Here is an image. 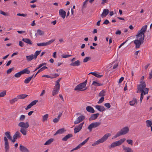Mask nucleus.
<instances>
[{
	"instance_id": "nucleus-1",
	"label": "nucleus",
	"mask_w": 152,
	"mask_h": 152,
	"mask_svg": "<svg viewBox=\"0 0 152 152\" xmlns=\"http://www.w3.org/2000/svg\"><path fill=\"white\" fill-rule=\"evenodd\" d=\"M144 78V76H142L141 77L140 82V84L137 86V93H140V101L141 103L142 101V100L143 98L144 95H145L148 94L149 90V88H146V85L145 82L142 81V80Z\"/></svg>"
},
{
	"instance_id": "nucleus-2",
	"label": "nucleus",
	"mask_w": 152,
	"mask_h": 152,
	"mask_svg": "<svg viewBox=\"0 0 152 152\" xmlns=\"http://www.w3.org/2000/svg\"><path fill=\"white\" fill-rule=\"evenodd\" d=\"M129 131V129L128 127H125L121 129L113 137V138H115L117 137L122 135H124L127 133Z\"/></svg>"
},
{
	"instance_id": "nucleus-3",
	"label": "nucleus",
	"mask_w": 152,
	"mask_h": 152,
	"mask_svg": "<svg viewBox=\"0 0 152 152\" xmlns=\"http://www.w3.org/2000/svg\"><path fill=\"white\" fill-rule=\"evenodd\" d=\"M125 140L126 139L125 138L121 139L118 141H115L112 143L111 145L108 146V147L109 149H111V148L116 146H119L123 143Z\"/></svg>"
},
{
	"instance_id": "nucleus-4",
	"label": "nucleus",
	"mask_w": 152,
	"mask_h": 152,
	"mask_svg": "<svg viewBox=\"0 0 152 152\" xmlns=\"http://www.w3.org/2000/svg\"><path fill=\"white\" fill-rule=\"evenodd\" d=\"M125 140L126 139L125 138L121 139L118 141H115L112 143L111 145L108 146V147L109 149H111V148L116 146H119L123 143Z\"/></svg>"
},
{
	"instance_id": "nucleus-5",
	"label": "nucleus",
	"mask_w": 152,
	"mask_h": 152,
	"mask_svg": "<svg viewBox=\"0 0 152 152\" xmlns=\"http://www.w3.org/2000/svg\"><path fill=\"white\" fill-rule=\"evenodd\" d=\"M139 37V39H137L134 41V43L136 45V48H140V45L143 43L145 38L144 37L140 36V37Z\"/></svg>"
},
{
	"instance_id": "nucleus-6",
	"label": "nucleus",
	"mask_w": 152,
	"mask_h": 152,
	"mask_svg": "<svg viewBox=\"0 0 152 152\" xmlns=\"http://www.w3.org/2000/svg\"><path fill=\"white\" fill-rule=\"evenodd\" d=\"M147 25L143 26L136 35L137 37H140V36L144 37H145V33L147 30Z\"/></svg>"
},
{
	"instance_id": "nucleus-7",
	"label": "nucleus",
	"mask_w": 152,
	"mask_h": 152,
	"mask_svg": "<svg viewBox=\"0 0 152 152\" xmlns=\"http://www.w3.org/2000/svg\"><path fill=\"white\" fill-rule=\"evenodd\" d=\"M87 83V80H86L84 82L82 83H81L78 85H77L75 88L74 90L75 91L78 90L79 91L85 90L87 88H86L84 89L81 90L84 88H85L86 86Z\"/></svg>"
},
{
	"instance_id": "nucleus-8",
	"label": "nucleus",
	"mask_w": 152,
	"mask_h": 152,
	"mask_svg": "<svg viewBox=\"0 0 152 152\" xmlns=\"http://www.w3.org/2000/svg\"><path fill=\"white\" fill-rule=\"evenodd\" d=\"M100 123L99 122L92 123L88 126V129L89 130L90 132H91L93 128H96L98 126L100 125Z\"/></svg>"
},
{
	"instance_id": "nucleus-9",
	"label": "nucleus",
	"mask_w": 152,
	"mask_h": 152,
	"mask_svg": "<svg viewBox=\"0 0 152 152\" xmlns=\"http://www.w3.org/2000/svg\"><path fill=\"white\" fill-rule=\"evenodd\" d=\"M4 140L5 142L4 148L5 149V152H8L9 149V145L8 140L6 137H4Z\"/></svg>"
},
{
	"instance_id": "nucleus-10",
	"label": "nucleus",
	"mask_w": 152,
	"mask_h": 152,
	"mask_svg": "<svg viewBox=\"0 0 152 152\" xmlns=\"http://www.w3.org/2000/svg\"><path fill=\"white\" fill-rule=\"evenodd\" d=\"M18 126L23 128L26 129L29 127V124L28 122L24 123L23 122H20L18 124Z\"/></svg>"
},
{
	"instance_id": "nucleus-11",
	"label": "nucleus",
	"mask_w": 152,
	"mask_h": 152,
	"mask_svg": "<svg viewBox=\"0 0 152 152\" xmlns=\"http://www.w3.org/2000/svg\"><path fill=\"white\" fill-rule=\"evenodd\" d=\"M83 124V123H80L77 126H76L75 127L74 129L75 133H76L80 131L82 129Z\"/></svg>"
},
{
	"instance_id": "nucleus-12",
	"label": "nucleus",
	"mask_w": 152,
	"mask_h": 152,
	"mask_svg": "<svg viewBox=\"0 0 152 152\" xmlns=\"http://www.w3.org/2000/svg\"><path fill=\"white\" fill-rule=\"evenodd\" d=\"M85 118V116L81 115L75 121V124H77L83 121Z\"/></svg>"
},
{
	"instance_id": "nucleus-13",
	"label": "nucleus",
	"mask_w": 152,
	"mask_h": 152,
	"mask_svg": "<svg viewBox=\"0 0 152 152\" xmlns=\"http://www.w3.org/2000/svg\"><path fill=\"white\" fill-rule=\"evenodd\" d=\"M59 14L63 18H65L66 15V12L63 9H60L59 10Z\"/></svg>"
},
{
	"instance_id": "nucleus-14",
	"label": "nucleus",
	"mask_w": 152,
	"mask_h": 152,
	"mask_svg": "<svg viewBox=\"0 0 152 152\" xmlns=\"http://www.w3.org/2000/svg\"><path fill=\"white\" fill-rule=\"evenodd\" d=\"M95 107L96 109L100 112H103L105 110L104 107L103 106L96 105Z\"/></svg>"
},
{
	"instance_id": "nucleus-15",
	"label": "nucleus",
	"mask_w": 152,
	"mask_h": 152,
	"mask_svg": "<svg viewBox=\"0 0 152 152\" xmlns=\"http://www.w3.org/2000/svg\"><path fill=\"white\" fill-rule=\"evenodd\" d=\"M109 12V10L107 9H105L103 10V12L101 14V17L103 18L105 17Z\"/></svg>"
},
{
	"instance_id": "nucleus-16",
	"label": "nucleus",
	"mask_w": 152,
	"mask_h": 152,
	"mask_svg": "<svg viewBox=\"0 0 152 152\" xmlns=\"http://www.w3.org/2000/svg\"><path fill=\"white\" fill-rule=\"evenodd\" d=\"M86 110L88 112L91 113H94L95 112L94 109L93 107L90 106H87L86 107Z\"/></svg>"
},
{
	"instance_id": "nucleus-17",
	"label": "nucleus",
	"mask_w": 152,
	"mask_h": 152,
	"mask_svg": "<svg viewBox=\"0 0 152 152\" xmlns=\"http://www.w3.org/2000/svg\"><path fill=\"white\" fill-rule=\"evenodd\" d=\"M73 137V135L71 134H69L66 135L62 139V140L64 141H66L67 140Z\"/></svg>"
},
{
	"instance_id": "nucleus-18",
	"label": "nucleus",
	"mask_w": 152,
	"mask_h": 152,
	"mask_svg": "<svg viewBox=\"0 0 152 152\" xmlns=\"http://www.w3.org/2000/svg\"><path fill=\"white\" fill-rule=\"evenodd\" d=\"M20 150L21 152H29L27 148L22 145L20 146Z\"/></svg>"
},
{
	"instance_id": "nucleus-19",
	"label": "nucleus",
	"mask_w": 152,
	"mask_h": 152,
	"mask_svg": "<svg viewBox=\"0 0 152 152\" xmlns=\"http://www.w3.org/2000/svg\"><path fill=\"white\" fill-rule=\"evenodd\" d=\"M129 104L131 106H134L137 104V100L136 98H134L133 99L129 102Z\"/></svg>"
},
{
	"instance_id": "nucleus-20",
	"label": "nucleus",
	"mask_w": 152,
	"mask_h": 152,
	"mask_svg": "<svg viewBox=\"0 0 152 152\" xmlns=\"http://www.w3.org/2000/svg\"><path fill=\"white\" fill-rule=\"evenodd\" d=\"M111 135L110 133H107L105 134L101 138L103 142L105 141L108 138V137Z\"/></svg>"
},
{
	"instance_id": "nucleus-21",
	"label": "nucleus",
	"mask_w": 152,
	"mask_h": 152,
	"mask_svg": "<svg viewBox=\"0 0 152 152\" xmlns=\"http://www.w3.org/2000/svg\"><path fill=\"white\" fill-rule=\"evenodd\" d=\"M123 149L125 151V152H133V151L129 147H126L123 145Z\"/></svg>"
},
{
	"instance_id": "nucleus-22",
	"label": "nucleus",
	"mask_w": 152,
	"mask_h": 152,
	"mask_svg": "<svg viewBox=\"0 0 152 152\" xmlns=\"http://www.w3.org/2000/svg\"><path fill=\"white\" fill-rule=\"evenodd\" d=\"M66 130L64 129V128H62L58 130L56 133L54 134V135H56L58 134H62L65 132Z\"/></svg>"
},
{
	"instance_id": "nucleus-23",
	"label": "nucleus",
	"mask_w": 152,
	"mask_h": 152,
	"mask_svg": "<svg viewBox=\"0 0 152 152\" xmlns=\"http://www.w3.org/2000/svg\"><path fill=\"white\" fill-rule=\"evenodd\" d=\"M26 60L29 62L30 61L34 58V56L33 54H31L29 56H26Z\"/></svg>"
},
{
	"instance_id": "nucleus-24",
	"label": "nucleus",
	"mask_w": 152,
	"mask_h": 152,
	"mask_svg": "<svg viewBox=\"0 0 152 152\" xmlns=\"http://www.w3.org/2000/svg\"><path fill=\"white\" fill-rule=\"evenodd\" d=\"M80 65V62L79 60H77L75 62L71 63L70 65L73 66H78Z\"/></svg>"
},
{
	"instance_id": "nucleus-25",
	"label": "nucleus",
	"mask_w": 152,
	"mask_h": 152,
	"mask_svg": "<svg viewBox=\"0 0 152 152\" xmlns=\"http://www.w3.org/2000/svg\"><path fill=\"white\" fill-rule=\"evenodd\" d=\"M28 67L26 68H25L24 69H23L22 70V71H21V72L22 73V74H29L30 73V72L29 70L28 69Z\"/></svg>"
},
{
	"instance_id": "nucleus-26",
	"label": "nucleus",
	"mask_w": 152,
	"mask_h": 152,
	"mask_svg": "<svg viewBox=\"0 0 152 152\" xmlns=\"http://www.w3.org/2000/svg\"><path fill=\"white\" fill-rule=\"evenodd\" d=\"M22 40L24 42L29 45H32V44L31 41L28 38H23Z\"/></svg>"
},
{
	"instance_id": "nucleus-27",
	"label": "nucleus",
	"mask_w": 152,
	"mask_h": 152,
	"mask_svg": "<svg viewBox=\"0 0 152 152\" xmlns=\"http://www.w3.org/2000/svg\"><path fill=\"white\" fill-rule=\"evenodd\" d=\"M13 137L16 139L19 138L21 137L20 133L18 131L13 136Z\"/></svg>"
},
{
	"instance_id": "nucleus-28",
	"label": "nucleus",
	"mask_w": 152,
	"mask_h": 152,
	"mask_svg": "<svg viewBox=\"0 0 152 152\" xmlns=\"http://www.w3.org/2000/svg\"><path fill=\"white\" fill-rule=\"evenodd\" d=\"M28 95L27 94H22L18 95L17 97L18 98V99H24Z\"/></svg>"
},
{
	"instance_id": "nucleus-29",
	"label": "nucleus",
	"mask_w": 152,
	"mask_h": 152,
	"mask_svg": "<svg viewBox=\"0 0 152 152\" xmlns=\"http://www.w3.org/2000/svg\"><path fill=\"white\" fill-rule=\"evenodd\" d=\"M10 132H7L5 133V135L6 138L7 137L10 140H12V136L10 135Z\"/></svg>"
},
{
	"instance_id": "nucleus-30",
	"label": "nucleus",
	"mask_w": 152,
	"mask_h": 152,
	"mask_svg": "<svg viewBox=\"0 0 152 152\" xmlns=\"http://www.w3.org/2000/svg\"><path fill=\"white\" fill-rule=\"evenodd\" d=\"M44 34V32L41 30L38 29L37 31V33L36 34V35H39L40 36H42Z\"/></svg>"
},
{
	"instance_id": "nucleus-31",
	"label": "nucleus",
	"mask_w": 152,
	"mask_h": 152,
	"mask_svg": "<svg viewBox=\"0 0 152 152\" xmlns=\"http://www.w3.org/2000/svg\"><path fill=\"white\" fill-rule=\"evenodd\" d=\"M59 90L58 89V88H54L52 92V95L53 96L56 95L58 93Z\"/></svg>"
},
{
	"instance_id": "nucleus-32",
	"label": "nucleus",
	"mask_w": 152,
	"mask_h": 152,
	"mask_svg": "<svg viewBox=\"0 0 152 152\" xmlns=\"http://www.w3.org/2000/svg\"><path fill=\"white\" fill-rule=\"evenodd\" d=\"M99 115H92L89 118V120L91 121L96 119L98 116Z\"/></svg>"
},
{
	"instance_id": "nucleus-33",
	"label": "nucleus",
	"mask_w": 152,
	"mask_h": 152,
	"mask_svg": "<svg viewBox=\"0 0 152 152\" xmlns=\"http://www.w3.org/2000/svg\"><path fill=\"white\" fill-rule=\"evenodd\" d=\"M104 142L102 140V139L101 138L97 140V141H96L92 145V146H94L96 145H97L99 144V143H102Z\"/></svg>"
},
{
	"instance_id": "nucleus-34",
	"label": "nucleus",
	"mask_w": 152,
	"mask_h": 152,
	"mask_svg": "<svg viewBox=\"0 0 152 152\" xmlns=\"http://www.w3.org/2000/svg\"><path fill=\"white\" fill-rule=\"evenodd\" d=\"M55 40V39H53L46 42H43V46H47L51 44Z\"/></svg>"
},
{
	"instance_id": "nucleus-35",
	"label": "nucleus",
	"mask_w": 152,
	"mask_h": 152,
	"mask_svg": "<svg viewBox=\"0 0 152 152\" xmlns=\"http://www.w3.org/2000/svg\"><path fill=\"white\" fill-rule=\"evenodd\" d=\"M105 91L104 90H103L100 91L99 94V96L104 97L105 95Z\"/></svg>"
},
{
	"instance_id": "nucleus-36",
	"label": "nucleus",
	"mask_w": 152,
	"mask_h": 152,
	"mask_svg": "<svg viewBox=\"0 0 152 152\" xmlns=\"http://www.w3.org/2000/svg\"><path fill=\"white\" fill-rule=\"evenodd\" d=\"M18 99L17 97L13 99L10 100V104H12L14 103L15 102H17Z\"/></svg>"
},
{
	"instance_id": "nucleus-37",
	"label": "nucleus",
	"mask_w": 152,
	"mask_h": 152,
	"mask_svg": "<svg viewBox=\"0 0 152 152\" xmlns=\"http://www.w3.org/2000/svg\"><path fill=\"white\" fill-rule=\"evenodd\" d=\"M53 141V139L50 138L47 140L44 144V145H49L51 144Z\"/></svg>"
},
{
	"instance_id": "nucleus-38",
	"label": "nucleus",
	"mask_w": 152,
	"mask_h": 152,
	"mask_svg": "<svg viewBox=\"0 0 152 152\" xmlns=\"http://www.w3.org/2000/svg\"><path fill=\"white\" fill-rule=\"evenodd\" d=\"M62 115H58L57 118H55L53 119V121L54 123H57L59 120L61 116Z\"/></svg>"
},
{
	"instance_id": "nucleus-39",
	"label": "nucleus",
	"mask_w": 152,
	"mask_h": 152,
	"mask_svg": "<svg viewBox=\"0 0 152 152\" xmlns=\"http://www.w3.org/2000/svg\"><path fill=\"white\" fill-rule=\"evenodd\" d=\"M41 52V50L38 51L37 50L34 53V59H36L37 56Z\"/></svg>"
},
{
	"instance_id": "nucleus-40",
	"label": "nucleus",
	"mask_w": 152,
	"mask_h": 152,
	"mask_svg": "<svg viewBox=\"0 0 152 152\" xmlns=\"http://www.w3.org/2000/svg\"><path fill=\"white\" fill-rule=\"evenodd\" d=\"M146 126L148 127L151 126L152 125V123L151 121L149 120H147L146 121Z\"/></svg>"
},
{
	"instance_id": "nucleus-41",
	"label": "nucleus",
	"mask_w": 152,
	"mask_h": 152,
	"mask_svg": "<svg viewBox=\"0 0 152 152\" xmlns=\"http://www.w3.org/2000/svg\"><path fill=\"white\" fill-rule=\"evenodd\" d=\"M92 85H94V86H99L102 85V84L99 83L96 81H93Z\"/></svg>"
},
{
	"instance_id": "nucleus-42",
	"label": "nucleus",
	"mask_w": 152,
	"mask_h": 152,
	"mask_svg": "<svg viewBox=\"0 0 152 152\" xmlns=\"http://www.w3.org/2000/svg\"><path fill=\"white\" fill-rule=\"evenodd\" d=\"M46 63H42L41 64H40L34 70V72L37 71V69L40 68L41 67H42L43 66L46 65Z\"/></svg>"
},
{
	"instance_id": "nucleus-43",
	"label": "nucleus",
	"mask_w": 152,
	"mask_h": 152,
	"mask_svg": "<svg viewBox=\"0 0 152 152\" xmlns=\"http://www.w3.org/2000/svg\"><path fill=\"white\" fill-rule=\"evenodd\" d=\"M89 139V137H88L86 140L84 141L83 142H82V143H80V144H79V145L80 146V147H81L82 145H83L85 144H86L88 141V140Z\"/></svg>"
},
{
	"instance_id": "nucleus-44",
	"label": "nucleus",
	"mask_w": 152,
	"mask_h": 152,
	"mask_svg": "<svg viewBox=\"0 0 152 152\" xmlns=\"http://www.w3.org/2000/svg\"><path fill=\"white\" fill-rule=\"evenodd\" d=\"M25 129H26L21 128L20 129V132L24 135L26 134V130Z\"/></svg>"
},
{
	"instance_id": "nucleus-45",
	"label": "nucleus",
	"mask_w": 152,
	"mask_h": 152,
	"mask_svg": "<svg viewBox=\"0 0 152 152\" xmlns=\"http://www.w3.org/2000/svg\"><path fill=\"white\" fill-rule=\"evenodd\" d=\"M91 59V57H86L83 60V62L86 63L90 60Z\"/></svg>"
},
{
	"instance_id": "nucleus-46",
	"label": "nucleus",
	"mask_w": 152,
	"mask_h": 152,
	"mask_svg": "<svg viewBox=\"0 0 152 152\" xmlns=\"http://www.w3.org/2000/svg\"><path fill=\"white\" fill-rule=\"evenodd\" d=\"M22 74L21 72L20 71V72H18L16 73L15 75L14 76L15 77H20V76Z\"/></svg>"
},
{
	"instance_id": "nucleus-47",
	"label": "nucleus",
	"mask_w": 152,
	"mask_h": 152,
	"mask_svg": "<svg viewBox=\"0 0 152 152\" xmlns=\"http://www.w3.org/2000/svg\"><path fill=\"white\" fill-rule=\"evenodd\" d=\"M54 88H58V89H60V86L59 82L56 81V84L54 86Z\"/></svg>"
},
{
	"instance_id": "nucleus-48",
	"label": "nucleus",
	"mask_w": 152,
	"mask_h": 152,
	"mask_svg": "<svg viewBox=\"0 0 152 152\" xmlns=\"http://www.w3.org/2000/svg\"><path fill=\"white\" fill-rule=\"evenodd\" d=\"M6 91H4L0 93V97H3L5 96L6 95Z\"/></svg>"
},
{
	"instance_id": "nucleus-49",
	"label": "nucleus",
	"mask_w": 152,
	"mask_h": 152,
	"mask_svg": "<svg viewBox=\"0 0 152 152\" xmlns=\"http://www.w3.org/2000/svg\"><path fill=\"white\" fill-rule=\"evenodd\" d=\"M48 115H45L43 116L42 121L44 122L45 121H47L48 117Z\"/></svg>"
},
{
	"instance_id": "nucleus-50",
	"label": "nucleus",
	"mask_w": 152,
	"mask_h": 152,
	"mask_svg": "<svg viewBox=\"0 0 152 152\" xmlns=\"http://www.w3.org/2000/svg\"><path fill=\"white\" fill-rule=\"evenodd\" d=\"M0 13L4 16H8L9 15V14L7 12H5L2 10L0 11Z\"/></svg>"
},
{
	"instance_id": "nucleus-51",
	"label": "nucleus",
	"mask_w": 152,
	"mask_h": 152,
	"mask_svg": "<svg viewBox=\"0 0 152 152\" xmlns=\"http://www.w3.org/2000/svg\"><path fill=\"white\" fill-rule=\"evenodd\" d=\"M30 78H29L28 77V78L25 79L24 81V83L25 84H27L31 80Z\"/></svg>"
},
{
	"instance_id": "nucleus-52",
	"label": "nucleus",
	"mask_w": 152,
	"mask_h": 152,
	"mask_svg": "<svg viewBox=\"0 0 152 152\" xmlns=\"http://www.w3.org/2000/svg\"><path fill=\"white\" fill-rule=\"evenodd\" d=\"M14 67H12L11 68H10L7 71V74H9L14 69Z\"/></svg>"
},
{
	"instance_id": "nucleus-53",
	"label": "nucleus",
	"mask_w": 152,
	"mask_h": 152,
	"mask_svg": "<svg viewBox=\"0 0 152 152\" xmlns=\"http://www.w3.org/2000/svg\"><path fill=\"white\" fill-rule=\"evenodd\" d=\"M104 97H102L98 102V104L102 103L104 101Z\"/></svg>"
},
{
	"instance_id": "nucleus-54",
	"label": "nucleus",
	"mask_w": 152,
	"mask_h": 152,
	"mask_svg": "<svg viewBox=\"0 0 152 152\" xmlns=\"http://www.w3.org/2000/svg\"><path fill=\"white\" fill-rule=\"evenodd\" d=\"M88 0H86L83 2V6H82L83 8H85L86 7L87 3V2L88 1Z\"/></svg>"
},
{
	"instance_id": "nucleus-55",
	"label": "nucleus",
	"mask_w": 152,
	"mask_h": 152,
	"mask_svg": "<svg viewBox=\"0 0 152 152\" xmlns=\"http://www.w3.org/2000/svg\"><path fill=\"white\" fill-rule=\"evenodd\" d=\"M126 142L129 144L132 145L133 141L131 140H126Z\"/></svg>"
},
{
	"instance_id": "nucleus-56",
	"label": "nucleus",
	"mask_w": 152,
	"mask_h": 152,
	"mask_svg": "<svg viewBox=\"0 0 152 152\" xmlns=\"http://www.w3.org/2000/svg\"><path fill=\"white\" fill-rule=\"evenodd\" d=\"M38 101L37 100H35L32 102L30 103V104L32 105V106H33L35 104H36V103L38 102Z\"/></svg>"
},
{
	"instance_id": "nucleus-57",
	"label": "nucleus",
	"mask_w": 152,
	"mask_h": 152,
	"mask_svg": "<svg viewBox=\"0 0 152 152\" xmlns=\"http://www.w3.org/2000/svg\"><path fill=\"white\" fill-rule=\"evenodd\" d=\"M17 16L26 17L27 16V14H26L18 13L17 14Z\"/></svg>"
},
{
	"instance_id": "nucleus-58",
	"label": "nucleus",
	"mask_w": 152,
	"mask_h": 152,
	"mask_svg": "<svg viewBox=\"0 0 152 152\" xmlns=\"http://www.w3.org/2000/svg\"><path fill=\"white\" fill-rule=\"evenodd\" d=\"M80 146L78 145V146H77L76 147L74 148L73 149H72V150L71 151H70V152H72L73 151H75V150H77L79 148H80Z\"/></svg>"
},
{
	"instance_id": "nucleus-59",
	"label": "nucleus",
	"mask_w": 152,
	"mask_h": 152,
	"mask_svg": "<svg viewBox=\"0 0 152 152\" xmlns=\"http://www.w3.org/2000/svg\"><path fill=\"white\" fill-rule=\"evenodd\" d=\"M104 105L107 108H110V107L111 105L109 103H106L104 104Z\"/></svg>"
},
{
	"instance_id": "nucleus-60",
	"label": "nucleus",
	"mask_w": 152,
	"mask_h": 152,
	"mask_svg": "<svg viewBox=\"0 0 152 152\" xmlns=\"http://www.w3.org/2000/svg\"><path fill=\"white\" fill-rule=\"evenodd\" d=\"M25 116L24 115H22L20 118V120L21 121H23L25 118Z\"/></svg>"
},
{
	"instance_id": "nucleus-61",
	"label": "nucleus",
	"mask_w": 152,
	"mask_h": 152,
	"mask_svg": "<svg viewBox=\"0 0 152 152\" xmlns=\"http://www.w3.org/2000/svg\"><path fill=\"white\" fill-rule=\"evenodd\" d=\"M72 56L71 55H62V58H67L68 57H70V56Z\"/></svg>"
},
{
	"instance_id": "nucleus-62",
	"label": "nucleus",
	"mask_w": 152,
	"mask_h": 152,
	"mask_svg": "<svg viewBox=\"0 0 152 152\" xmlns=\"http://www.w3.org/2000/svg\"><path fill=\"white\" fill-rule=\"evenodd\" d=\"M148 78L150 80L152 78V70L149 73Z\"/></svg>"
},
{
	"instance_id": "nucleus-63",
	"label": "nucleus",
	"mask_w": 152,
	"mask_h": 152,
	"mask_svg": "<svg viewBox=\"0 0 152 152\" xmlns=\"http://www.w3.org/2000/svg\"><path fill=\"white\" fill-rule=\"evenodd\" d=\"M109 23V22L108 20H106L105 21L103 22V24L107 25Z\"/></svg>"
},
{
	"instance_id": "nucleus-64",
	"label": "nucleus",
	"mask_w": 152,
	"mask_h": 152,
	"mask_svg": "<svg viewBox=\"0 0 152 152\" xmlns=\"http://www.w3.org/2000/svg\"><path fill=\"white\" fill-rule=\"evenodd\" d=\"M32 106L31 104L30 103L29 104H28L27 107L25 108L26 110H27L28 109L31 108V107Z\"/></svg>"
}]
</instances>
